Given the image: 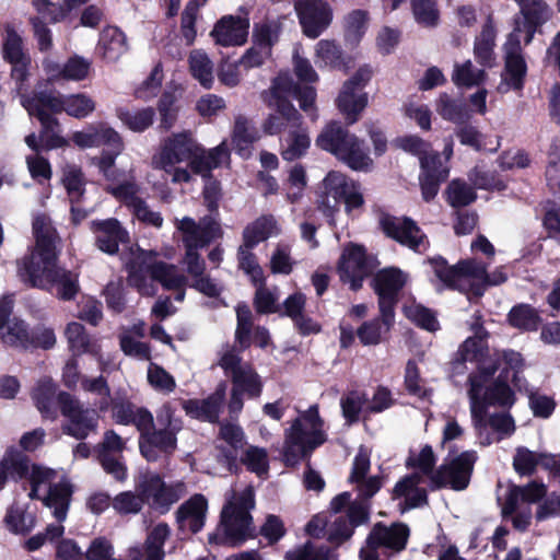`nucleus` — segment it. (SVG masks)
<instances>
[{"mask_svg":"<svg viewBox=\"0 0 560 560\" xmlns=\"http://www.w3.org/2000/svg\"><path fill=\"white\" fill-rule=\"evenodd\" d=\"M486 331L481 326L475 329V336L467 338L458 350L457 360L478 364V372L468 378L469 408L472 425L482 445H490L492 438L486 432V412L490 406L510 407L514 404V394L509 385L500 380L487 385L497 371L495 362L488 358V348L483 341Z\"/></svg>","mask_w":560,"mask_h":560,"instance_id":"obj_1","label":"nucleus"},{"mask_svg":"<svg viewBox=\"0 0 560 560\" xmlns=\"http://www.w3.org/2000/svg\"><path fill=\"white\" fill-rule=\"evenodd\" d=\"M316 90L310 85L295 82L290 75H278L270 86L268 107L273 110L264 120L261 128L268 136L281 135L285 130L299 128L303 125V117L294 107L292 100L299 102L300 108L316 118Z\"/></svg>","mask_w":560,"mask_h":560,"instance_id":"obj_2","label":"nucleus"},{"mask_svg":"<svg viewBox=\"0 0 560 560\" xmlns=\"http://www.w3.org/2000/svg\"><path fill=\"white\" fill-rule=\"evenodd\" d=\"M152 250L137 247L131 250L132 259L128 262V282L140 294L153 296L156 293L154 281L161 283L165 290L185 288L187 277L173 264L151 261Z\"/></svg>","mask_w":560,"mask_h":560,"instance_id":"obj_3","label":"nucleus"},{"mask_svg":"<svg viewBox=\"0 0 560 560\" xmlns=\"http://www.w3.org/2000/svg\"><path fill=\"white\" fill-rule=\"evenodd\" d=\"M21 104L31 117L40 124L39 138L47 150L65 148L68 141L59 133L60 122L55 115L62 113V94L55 89H35L27 92V85L19 92Z\"/></svg>","mask_w":560,"mask_h":560,"instance_id":"obj_4","label":"nucleus"},{"mask_svg":"<svg viewBox=\"0 0 560 560\" xmlns=\"http://www.w3.org/2000/svg\"><path fill=\"white\" fill-rule=\"evenodd\" d=\"M255 506L254 489L249 486L226 493V503L221 512L223 537L220 544L238 547L254 536L249 511Z\"/></svg>","mask_w":560,"mask_h":560,"instance_id":"obj_5","label":"nucleus"},{"mask_svg":"<svg viewBox=\"0 0 560 560\" xmlns=\"http://www.w3.org/2000/svg\"><path fill=\"white\" fill-rule=\"evenodd\" d=\"M323 421L317 406L310 407L285 433L283 457L288 465H294L301 457L325 442Z\"/></svg>","mask_w":560,"mask_h":560,"instance_id":"obj_6","label":"nucleus"},{"mask_svg":"<svg viewBox=\"0 0 560 560\" xmlns=\"http://www.w3.org/2000/svg\"><path fill=\"white\" fill-rule=\"evenodd\" d=\"M435 276L448 288L481 295L488 276L482 264L475 259H464L450 266L443 258L430 260Z\"/></svg>","mask_w":560,"mask_h":560,"instance_id":"obj_7","label":"nucleus"},{"mask_svg":"<svg viewBox=\"0 0 560 560\" xmlns=\"http://www.w3.org/2000/svg\"><path fill=\"white\" fill-rule=\"evenodd\" d=\"M58 267L55 247H33L18 261V276L30 287L49 290Z\"/></svg>","mask_w":560,"mask_h":560,"instance_id":"obj_8","label":"nucleus"},{"mask_svg":"<svg viewBox=\"0 0 560 560\" xmlns=\"http://www.w3.org/2000/svg\"><path fill=\"white\" fill-rule=\"evenodd\" d=\"M373 77L371 66H361L347 81L336 98V106L343 115L347 125L355 124L369 103V95L363 92Z\"/></svg>","mask_w":560,"mask_h":560,"instance_id":"obj_9","label":"nucleus"},{"mask_svg":"<svg viewBox=\"0 0 560 560\" xmlns=\"http://www.w3.org/2000/svg\"><path fill=\"white\" fill-rule=\"evenodd\" d=\"M3 30L2 58L11 66L10 77L15 82L16 91L21 92L31 75L32 58L14 25L7 23Z\"/></svg>","mask_w":560,"mask_h":560,"instance_id":"obj_10","label":"nucleus"},{"mask_svg":"<svg viewBox=\"0 0 560 560\" xmlns=\"http://www.w3.org/2000/svg\"><path fill=\"white\" fill-rule=\"evenodd\" d=\"M159 423L164 427L151 431L140 441V451L142 455L151 462L159 458L160 453L170 454L176 448V434L180 431V421L174 419L173 410L168 405H164L158 413Z\"/></svg>","mask_w":560,"mask_h":560,"instance_id":"obj_11","label":"nucleus"},{"mask_svg":"<svg viewBox=\"0 0 560 560\" xmlns=\"http://www.w3.org/2000/svg\"><path fill=\"white\" fill-rule=\"evenodd\" d=\"M57 400L61 415L67 419L62 424L63 433L83 440L96 431L98 415L95 409L85 408L78 398L66 392L59 393Z\"/></svg>","mask_w":560,"mask_h":560,"instance_id":"obj_12","label":"nucleus"},{"mask_svg":"<svg viewBox=\"0 0 560 560\" xmlns=\"http://www.w3.org/2000/svg\"><path fill=\"white\" fill-rule=\"evenodd\" d=\"M137 488L148 504L161 514L168 512L185 493L186 487L182 481L166 483L155 472H145L139 478Z\"/></svg>","mask_w":560,"mask_h":560,"instance_id":"obj_13","label":"nucleus"},{"mask_svg":"<svg viewBox=\"0 0 560 560\" xmlns=\"http://www.w3.org/2000/svg\"><path fill=\"white\" fill-rule=\"evenodd\" d=\"M378 230L400 245H424L428 236L418 223L407 215H394L383 209L377 212Z\"/></svg>","mask_w":560,"mask_h":560,"instance_id":"obj_14","label":"nucleus"},{"mask_svg":"<svg viewBox=\"0 0 560 560\" xmlns=\"http://www.w3.org/2000/svg\"><path fill=\"white\" fill-rule=\"evenodd\" d=\"M406 281L407 276L394 267L382 269L374 278V290L378 296L381 318L387 328L390 327L394 319L397 294Z\"/></svg>","mask_w":560,"mask_h":560,"instance_id":"obj_15","label":"nucleus"},{"mask_svg":"<svg viewBox=\"0 0 560 560\" xmlns=\"http://www.w3.org/2000/svg\"><path fill=\"white\" fill-rule=\"evenodd\" d=\"M380 265L376 257L368 255L364 247H348L340 257L338 272L342 282L358 291L363 280Z\"/></svg>","mask_w":560,"mask_h":560,"instance_id":"obj_16","label":"nucleus"},{"mask_svg":"<svg viewBox=\"0 0 560 560\" xmlns=\"http://www.w3.org/2000/svg\"><path fill=\"white\" fill-rule=\"evenodd\" d=\"M303 34L319 37L332 21V8L326 0H296L294 4Z\"/></svg>","mask_w":560,"mask_h":560,"instance_id":"obj_17","label":"nucleus"},{"mask_svg":"<svg viewBox=\"0 0 560 560\" xmlns=\"http://www.w3.org/2000/svg\"><path fill=\"white\" fill-rule=\"evenodd\" d=\"M475 462L474 452H464L443 464L431 476V482L435 488L448 486L454 490H464L469 483Z\"/></svg>","mask_w":560,"mask_h":560,"instance_id":"obj_18","label":"nucleus"},{"mask_svg":"<svg viewBox=\"0 0 560 560\" xmlns=\"http://www.w3.org/2000/svg\"><path fill=\"white\" fill-rule=\"evenodd\" d=\"M176 228L184 245H210L223 236L220 221L211 214L203 215L198 221L184 217L177 221Z\"/></svg>","mask_w":560,"mask_h":560,"instance_id":"obj_19","label":"nucleus"},{"mask_svg":"<svg viewBox=\"0 0 560 560\" xmlns=\"http://www.w3.org/2000/svg\"><path fill=\"white\" fill-rule=\"evenodd\" d=\"M515 31L525 33V44L532 43L535 34L552 18L553 10L546 0H525L518 4Z\"/></svg>","mask_w":560,"mask_h":560,"instance_id":"obj_20","label":"nucleus"},{"mask_svg":"<svg viewBox=\"0 0 560 560\" xmlns=\"http://www.w3.org/2000/svg\"><path fill=\"white\" fill-rule=\"evenodd\" d=\"M220 366L228 373H231L233 387L256 397L261 392V383L257 373L247 364H242L238 354L233 349L223 352Z\"/></svg>","mask_w":560,"mask_h":560,"instance_id":"obj_21","label":"nucleus"},{"mask_svg":"<svg viewBox=\"0 0 560 560\" xmlns=\"http://www.w3.org/2000/svg\"><path fill=\"white\" fill-rule=\"evenodd\" d=\"M419 183L422 198L425 202L432 201L442 183L446 182L450 170L444 166L439 152H432L420 156Z\"/></svg>","mask_w":560,"mask_h":560,"instance_id":"obj_22","label":"nucleus"},{"mask_svg":"<svg viewBox=\"0 0 560 560\" xmlns=\"http://www.w3.org/2000/svg\"><path fill=\"white\" fill-rule=\"evenodd\" d=\"M13 300L9 296L0 300V338L7 346L27 349L32 345V337L23 320L10 319Z\"/></svg>","mask_w":560,"mask_h":560,"instance_id":"obj_23","label":"nucleus"},{"mask_svg":"<svg viewBox=\"0 0 560 560\" xmlns=\"http://www.w3.org/2000/svg\"><path fill=\"white\" fill-rule=\"evenodd\" d=\"M353 187L354 180L345 174L336 171L329 172L322 183L323 194L318 201V208L326 215H334L335 212L339 211L348 190Z\"/></svg>","mask_w":560,"mask_h":560,"instance_id":"obj_24","label":"nucleus"},{"mask_svg":"<svg viewBox=\"0 0 560 560\" xmlns=\"http://www.w3.org/2000/svg\"><path fill=\"white\" fill-rule=\"evenodd\" d=\"M527 75V63L522 54L521 42L517 37L510 35L504 55L503 82L514 91L524 88Z\"/></svg>","mask_w":560,"mask_h":560,"instance_id":"obj_25","label":"nucleus"},{"mask_svg":"<svg viewBox=\"0 0 560 560\" xmlns=\"http://www.w3.org/2000/svg\"><path fill=\"white\" fill-rule=\"evenodd\" d=\"M249 22L238 15H225L221 18L211 31L215 43L223 46H241L246 43Z\"/></svg>","mask_w":560,"mask_h":560,"instance_id":"obj_26","label":"nucleus"},{"mask_svg":"<svg viewBox=\"0 0 560 560\" xmlns=\"http://www.w3.org/2000/svg\"><path fill=\"white\" fill-rule=\"evenodd\" d=\"M260 132L254 122L244 115H237L231 132L232 150L243 160H248Z\"/></svg>","mask_w":560,"mask_h":560,"instance_id":"obj_27","label":"nucleus"},{"mask_svg":"<svg viewBox=\"0 0 560 560\" xmlns=\"http://www.w3.org/2000/svg\"><path fill=\"white\" fill-rule=\"evenodd\" d=\"M226 384L220 383L215 392L208 398L189 399L183 402V408L192 418L215 422L219 419L220 410L225 398Z\"/></svg>","mask_w":560,"mask_h":560,"instance_id":"obj_28","label":"nucleus"},{"mask_svg":"<svg viewBox=\"0 0 560 560\" xmlns=\"http://www.w3.org/2000/svg\"><path fill=\"white\" fill-rule=\"evenodd\" d=\"M348 126L337 120L327 122L315 139L316 147L337 159L355 135L350 132Z\"/></svg>","mask_w":560,"mask_h":560,"instance_id":"obj_29","label":"nucleus"},{"mask_svg":"<svg viewBox=\"0 0 560 560\" xmlns=\"http://www.w3.org/2000/svg\"><path fill=\"white\" fill-rule=\"evenodd\" d=\"M200 148L188 132L174 133L170 137L161 152V160L165 165H175L177 163L189 161L195 151Z\"/></svg>","mask_w":560,"mask_h":560,"instance_id":"obj_30","label":"nucleus"},{"mask_svg":"<svg viewBox=\"0 0 560 560\" xmlns=\"http://www.w3.org/2000/svg\"><path fill=\"white\" fill-rule=\"evenodd\" d=\"M208 510L207 499L202 494H195L185 501L176 511V521L180 529L199 532L206 520Z\"/></svg>","mask_w":560,"mask_h":560,"instance_id":"obj_31","label":"nucleus"},{"mask_svg":"<svg viewBox=\"0 0 560 560\" xmlns=\"http://www.w3.org/2000/svg\"><path fill=\"white\" fill-rule=\"evenodd\" d=\"M337 160L354 172L369 173L374 168L370 148L364 139L357 135L349 141Z\"/></svg>","mask_w":560,"mask_h":560,"instance_id":"obj_32","label":"nucleus"},{"mask_svg":"<svg viewBox=\"0 0 560 560\" xmlns=\"http://www.w3.org/2000/svg\"><path fill=\"white\" fill-rule=\"evenodd\" d=\"M97 50L107 61L118 60L128 50L125 33L117 26H106L100 34Z\"/></svg>","mask_w":560,"mask_h":560,"instance_id":"obj_33","label":"nucleus"},{"mask_svg":"<svg viewBox=\"0 0 560 560\" xmlns=\"http://www.w3.org/2000/svg\"><path fill=\"white\" fill-rule=\"evenodd\" d=\"M370 469V459L366 453L360 451L354 458L350 481L358 485L360 497L369 499L381 488V479L376 476L365 478Z\"/></svg>","mask_w":560,"mask_h":560,"instance_id":"obj_34","label":"nucleus"},{"mask_svg":"<svg viewBox=\"0 0 560 560\" xmlns=\"http://www.w3.org/2000/svg\"><path fill=\"white\" fill-rule=\"evenodd\" d=\"M409 535L408 527L404 524H393L389 527L376 525L369 535V544L377 547L384 546L395 550L405 548Z\"/></svg>","mask_w":560,"mask_h":560,"instance_id":"obj_35","label":"nucleus"},{"mask_svg":"<svg viewBox=\"0 0 560 560\" xmlns=\"http://www.w3.org/2000/svg\"><path fill=\"white\" fill-rule=\"evenodd\" d=\"M423 481V477L419 472H415L404 477L394 488L395 498H405V509L420 506L427 502V492L419 485Z\"/></svg>","mask_w":560,"mask_h":560,"instance_id":"obj_36","label":"nucleus"},{"mask_svg":"<svg viewBox=\"0 0 560 560\" xmlns=\"http://www.w3.org/2000/svg\"><path fill=\"white\" fill-rule=\"evenodd\" d=\"M92 231L96 234L97 245L129 244V233L116 218L92 222Z\"/></svg>","mask_w":560,"mask_h":560,"instance_id":"obj_37","label":"nucleus"},{"mask_svg":"<svg viewBox=\"0 0 560 560\" xmlns=\"http://www.w3.org/2000/svg\"><path fill=\"white\" fill-rule=\"evenodd\" d=\"M280 233L272 214H264L249 223L243 231V245H257Z\"/></svg>","mask_w":560,"mask_h":560,"instance_id":"obj_38","label":"nucleus"},{"mask_svg":"<svg viewBox=\"0 0 560 560\" xmlns=\"http://www.w3.org/2000/svg\"><path fill=\"white\" fill-rule=\"evenodd\" d=\"M330 509L335 513L346 511L350 524L354 527L369 520V505L363 499L352 501L349 492H343L335 497L331 500Z\"/></svg>","mask_w":560,"mask_h":560,"instance_id":"obj_39","label":"nucleus"},{"mask_svg":"<svg viewBox=\"0 0 560 560\" xmlns=\"http://www.w3.org/2000/svg\"><path fill=\"white\" fill-rule=\"evenodd\" d=\"M103 138H105L103 145H107L108 149H103L100 156L92 159V164L98 168L100 173H106L108 168L115 166L117 156L125 148L121 136L114 128H108Z\"/></svg>","mask_w":560,"mask_h":560,"instance_id":"obj_40","label":"nucleus"},{"mask_svg":"<svg viewBox=\"0 0 560 560\" xmlns=\"http://www.w3.org/2000/svg\"><path fill=\"white\" fill-rule=\"evenodd\" d=\"M435 110L447 121L455 124L466 122L470 119V110L462 98H454L446 92L440 94L435 101Z\"/></svg>","mask_w":560,"mask_h":560,"instance_id":"obj_41","label":"nucleus"},{"mask_svg":"<svg viewBox=\"0 0 560 560\" xmlns=\"http://www.w3.org/2000/svg\"><path fill=\"white\" fill-rule=\"evenodd\" d=\"M71 494L72 486L62 480L49 487L48 494L43 499L44 504L54 510V515L59 522L67 517Z\"/></svg>","mask_w":560,"mask_h":560,"instance_id":"obj_42","label":"nucleus"},{"mask_svg":"<svg viewBox=\"0 0 560 560\" xmlns=\"http://www.w3.org/2000/svg\"><path fill=\"white\" fill-rule=\"evenodd\" d=\"M285 143L287 145L281 150L283 160L293 162L304 156L311 147L307 127H303L302 125L299 128L289 130Z\"/></svg>","mask_w":560,"mask_h":560,"instance_id":"obj_43","label":"nucleus"},{"mask_svg":"<svg viewBox=\"0 0 560 560\" xmlns=\"http://www.w3.org/2000/svg\"><path fill=\"white\" fill-rule=\"evenodd\" d=\"M189 71L194 79L207 90L213 85V62L208 55L199 49L190 52L188 58Z\"/></svg>","mask_w":560,"mask_h":560,"instance_id":"obj_44","label":"nucleus"},{"mask_svg":"<svg viewBox=\"0 0 560 560\" xmlns=\"http://www.w3.org/2000/svg\"><path fill=\"white\" fill-rule=\"evenodd\" d=\"M411 12L418 25L424 28H435L441 21L438 0H410Z\"/></svg>","mask_w":560,"mask_h":560,"instance_id":"obj_45","label":"nucleus"},{"mask_svg":"<svg viewBox=\"0 0 560 560\" xmlns=\"http://www.w3.org/2000/svg\"><path fill=\"white\" fill-rule=\"evenodd\" d=\"M8 472L22 478L28 474V459L20 451L9 447L0 462V489L8 479Z\"/></svg>","mask_w":560,"mask_h":560,"instance_id":"obj_46","label":"nucleus"},{"mask_svg":"<svg viewBox=\"0 0 560 560\" xmlns=\"http://www.w3.org/2000/svg\"><path fill=\"white\" fill-rule=\"evenodd\" d=\"M61 103L62 113L77 119L86 118L96 107L94 100L85 93L62 94Z\"/></svg>","mask_w":560,"mask_h":560,"instance_id":"obj_47","label":"nucleus"},{"mask_svg":"<svg viewBox=\"0 0 560 560\" xmlns=\"http://www.w3.org/2000/svg\"><path fill=\"white\" fill-rule=\"evenodd\" d=\"M117 117L120 121L133 132H143L149 129L155 118V109L153 107H144L135 112L119 108Z\"/></svg>","mask_w":560,"mask_h":560,"instance_id":"obj_48","label":"nucleus"},{"mask_svg":"<svg viewBox=\"0 0 560 560\" xmlns=\"http://www.w3.org/2000/svg\"><path fill=\"white\" fill-rule=\"evenodd\" d=\"M156 109L160 115L158 129L162 132L171 130L176 124L179 113L175 93L164 91L158 101Z\"/></svg>","mask_w":560,"mask_h":560,"instance_id":"obj_49","label":"nucleus"},{"mask_svg":"<svg viewBox=\"0 0 560 560\" xmlns=\"http://www.w3.org/2000/svg\"><path fill=\"white\" fill-rule=\"evenodd\" d=\"M368 22V11L361 9L351 11L345 19V42L351 46L359 45L366 32Z\"/></svg>","mask_w":560,"mask_h":560,"instance_id":"obj_50","label":"nucleus"},{"mask_svg":"<svg viewBox=\"0 0 560 560\" xmlns=\"http://www.w3.org/2000/svg\"><path fill=\"white\" fill-rule=\"evenodd\" d=\"M57 285V296L63 301L73 300L80 290L78 273L58 267L51 279V287Z\"/></svg>","mask_w":560,"mask_h":560,"instance_id":"obj_51","label":"nucleus"},{"mask_svg":"<svg viewBox=\"0 0 560 560\" xmlns=\"http://www.w3.org/2000/svg\"><path fill=\"white\" fill-rule=\"evenodd\" d=\"M170 527L165 523H160L148 534L144 542L145 560H163V546L170 536Z\"/></svg>","mask_w":560,"mask_h":560,"instance_id":"obj_52","label":"nucleus"},{"mask_svg":"<svg viewBox=\"0 0 560 560\" xmlns=\"http://www.w3.org/2000/svg\"><path fill=\"white\" fill-rule=\"evenodd\" d=\"M514 431L515 422L511 415L506 412L486 415V432L492 438V443L512 435Z\"/></svg>","mask_w":560,"mask_h":560,"instance_id":"obj_53","label":"nucleus"},{"mask_svg":"<svg viewBox=\"0 0 560 560\" xmlns=\"http://www.w3.org/2000/svg\"><path fill=\"white\" fill-rule=\"evenodd\" d=\"M62 184L67 190L71 203L81 202L84 194L86 180L80 166L70 165L63 172Z\"/></svg>","mask_w":560,"mask_h":560,"instance_id":"obj_54","label":"nucleus"},{"mask_svg":"<svg viewBox=\"0 0 560 560\" xmlns=\"http://www.w3.org/2000/svg\"><path fill=\"white\" fill-rule=\"evenodd\" d=\"M445 194L446 201L455 209L469 206L477 199L475 189L462 179H453L448 184Z\"/></svg>","mask_w":560,"mask_h":560,"instance_id":"obj_55","label":"nucleus"},{"mask_svg":"<svg viewBox=\"0 0 560 560\" xmlns=\"http://www.w3.org/2000/svg\"><path fill=\"white\" fill-rule=\"evenodd\" d=\"M54 394L55 386L51 380H44L35 389L33 398L36 407L46 419L55 420L57 418L56 409L54 408Z\"/></svg>","mask_w":560,"mask_h":560,"instance_id":"obj_56","label":"nucleus"},{"mask_svg":"<svg viewBox=\"0 0 560 560\" xmlns=\"http://www.w3.org/2000/svg\"><path fill=\"white\" fill-rule=\"evenodd\" d=\"M486 79V72L482 69H475L471 61L467 60L463 65H456L452 80L459 88H472L480 85Z\"/></svg>","mask_w":560,"mask_h":560,"instance_id":"obj_57","label":"nucleus"},{"mask_svg":"<svg viewBox=\"0 0 560 560\" xmlns=\"http://www.w3.org/2000/svg\"><path fill=\"white\" fill-rule=\"evenodd\" d=\"M32 231L34 245H55L58 238V233L46 213H38L33 218Z\"/></svg>","mask_w":560,"mask_h":560,"instance_id":"obj_58","label":"nucleus"},{"mask_svg":"<svg viewBox=\"0 0 560 560\" xmlns=\"http://www.w3.org/2000/svg\"><path fill=\"white\" fill-rule=\"evenodd\" d=\"M316 51L318 57L330 68L348 69L349 61L346 60L341 47L334 40L322 39L317 44Z\"/></svg>","mask_w":560,"mask_h":560,"instance_id":"obj_59","label":"nucleus"},{"mask_svg":"<svg viewBox=\"0 0 560 560\" xmlns=\"http://www.w3.org/2000/svg\"><path fill=\"white\" fill-rule=\"evenodd\" d=\"M241 463L258 476L267 474L269 469L267 451L255 445H249L245 448L241 456Z\"/></svg>","mask_w":560,"mask_h":560,"instance_id":"obj_60","label":"nucleus"},{"mask_svg":"<svg viewBox=\"0 0 560 560\" xmlns=\"http://www.w3.org/2000/svg\"><path fill=\"white\" fill-rule=\"evenodd\" d=\"M368 397L364 393L352 390L340 400L342 415L349 423L357 422L363 409L368 407Z\"/></svg>","mask_w":560,"mask_h":560,"instance_id":"obj_61","label":"nucleus"},{"mask_svg":"<svg viewBox=\"0 0 560 560\" xmlns=\"http://www.w3.org/2000/svg\"><path fill=\"white\" fill-rule=\"evenodd\" d=\"M539 320L537 312L527 304L514 306L509 314L510 324L518 329L534 330Z\"/></svg>","mask_w":560,"mask_h":560,"instance_id":"obj_62","label":"nucleus"},{"mask_svg":"<svg viewBox=\"0 0 560 560\" xmlns=\"http://www.w3.org/2000/svg\"><path fill=\"white\" fill-rule=\"evenodd\" d=\"M280 28L270 23L255 24L253 31V45L267 50V54H272L273 46L279 40Z\"/></svg>","mask_w":560,"mask_h":560,"instance_id":"obj_63","label":"nucleus"},{"mask_svg":"<svg viewBox=\"0 0 560 560\" xmlns=\"http://www.w3.org/2000/svg\"><path fill=\"white\" fill-rule=\"evenodd\" d=\"M455 136L457 137L460 144L471 148L476 152H480L485 149L486 136L474 125L460 122L455 128Z\"/></svg>","mask_w":560,"mask_h":560,"instance_id":"obj_64","label":"nucleus"}]
</instances>
